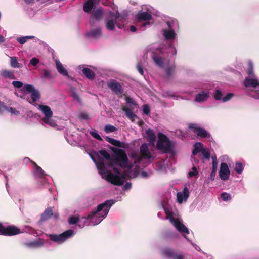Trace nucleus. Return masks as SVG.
<instances>
[{
	"label": "nucleus",
	"instance_id": "nucleus-63",
	"mask_svg": "<svg viewBox=\"0 0 259 259\" xmlns=\"http://www.w3.org/2000/svg\"><path fill=\"white\" fill-rule=\"evenodd\" d=\"M216 172L217 171H211V174H210V179L211 181H213L215 179V175H216Z\"/></svg>",
	"mask_w": 259,
	"mask_h": 259
},
{
	"label": "nucleus",
	"instance_id": "nucleus-51",
	"mask_svg": "<svg viewBox=\"0 0 259 259\" xmlns=\"http://www.w3.org/2000/svg\"><path fill=\"white\" fill-rule=\"evenodd\" d=\"M12 84L14 87L17 88H20L23 85V83L19 81H13Z\"/></svg>",
	"mask_w": 259,
	"mask_h": 259
},
{
	"label": "nucleus",
	"instance_id": "nucleus-28",
	"mask_svg": "<svg viewBox=\"0 0 259 259\" xmlns=\"http://www.w3.org/2000/svg\"><path fill=\"white\" fill-rule=\"evenodd\" d=\"M53 215V210L51 207H48L44 211L41 215V219L46 220L50 219Z\"/></svg>",
	"mask_w": 259,
	"mask_h": 259
},
{
	"label": "nucleus",
	"instance_id": "nucleus-22",
	"mask_svg": "<svg viewBox=\"0 0 259 259\" xmlns=\"http://www.w3.org/2000/svg\"><path fill=\"white\" fill-rule=\"evenodd\" d=\"M56 66L58 72L64 76H68L67 70L63 67L62 64L59 61H56Z\"/></svg>",
	"mask_w": 259,
	"mask_h": 259
},
{
	"label": "nucleus",
	"instance_id": "nucleus-61",
	"mask_svg": "<svg viewBox=\"0 0 259 259\" xmlns=\"http://www.w3.org/2000/svg\"><path fill=\"white\" fill-rule=\"evenodd\" d=\"M198 171H190L188 174L189 177H194L195 176L198 175Z\"/></svg>",
	"mask_w": 259,
	"mask_h": 259
},
{
	"label": "nucleus",
	"instance_id": "nucleus-16",
	"mask_svg": "<svg viewBox=\"0 0 259 259\" xmlns=\"http://www.w3.org/2000/svg\"><path fill=\"white\" fill-rule=\"evenodd\" d=\"M38 109L44 114L45 116L43 118H49L52 117L53 112L49 106L47 105H39Z\"/></svg>",
	"mask_w": 259,
	"mask_h": 259
},
{
	"label": "nucleus",
	"instance_id": "nucleus-15",
	"mask_svg": "<svg viewBox=\"0 0 259 259\" xmlns=\"http://www.w3.org/2000/svg\"><path fill=\"white\" fill-rule=\"evenodd\" d=\"M140 153L144 159H150L151 157V153L146 143L143 144L140 147Z\"/></svg>",
	"mask_w": 259,
	"mask_h": 259
},
{
	"label": "nucleus",
	"instance_id": "nucleus-25",
	"mask_svg": "<svg viewBox=\"0 0 259 259\" xmlns=\"http://www.w3.org/2000/svg\"><path fill=\"white\" fill-rule=\"evenodd\" d=\"M163 35L165 39L167 40H172L175 39L176 36V33L174 29L171 30H164Z\"/></svg>",
	"mask_w": 259,
	"mask_h": 259
},
{
	"label": "nucleus",
	"instance_id": "nucleus-11",
	"mask_svg": "<svg viewBox=\"0 0 259 259\" xmlns=\"http://www.w3.org/2000/svg\"><path fill=\"white\" fill-rule=\"evenodd\" d=\"M108 87L116 95H121L123 93L122 85L115 80H112L109 82Z\"/></svg>",
	"mask_w": 259,
	"mask_h": 259
},
{
	"label": "nucleus",
	"instance_id": "nucleus-19",
	"mask_svg": "<svg viewBox=\"0 0 259 259\" xmlns=\"http://www.w3.org/2000/svg\"><path fill=\"white\" fill-rule=\"evenodd\" d=\"M105 139L109 143L115 146L123 148H125L126 147L125 144L124 142H121L119 140L110 138L108 136L105 137Z\"/></svg>",
	"mask_w": 259,
	"mask_h": 259
},
{
	"label": "nucleus",
	"instance_id": "nucleus-57",
	"mask_svg": "<svg viewBox=\"0 0 259 259\" xmlns=\"http://www.w3.org/2000/svg\"><path fill=\"white\" fill-rule=\"evenodd\" d=\"M183 198H184V196H183V193H182L181 192H178L177 193V200L179 203H181L182 202V201L183 200Z\"/></svg>",
	"mask_w": 259,
	"mask_h": 259
},
{
	"label": "nucleus",
	"instance_id": "nucleus-4",
	"mask_svg": "<svg viewBox=\"0 0 259 259\" xmlns=\"http://www.w3.org/2000/svg\"><path fill=\"white\" fill-rule=\"evenodd\" d=\"M74 233V232L73 230L69 229L59 235L50 234L49 235V237L52 241L56 242L58 244H62L68 238L72 236Z\"/></svg>",
	"mask_w": 259,
	"mask_h": 259
},
{
	"label": "nucleus",
	"instance_id": "nucleus-1",
	"mask_svg": "<svg viewBox=\"0 0 259 259\" xmlns=\"http://www.w3.org/2000/svg\"><path fill=\"white\" fill-rule=\"evenodd\" d=\"M110 149L114 153L112 156L105 149L99 150L97 153L100 154L108 161V165L110 167L118 165L122 168H131L132 166H128V158L124 150L113 147H111Z\"/></svg>",
	"mask_w": 259,
	"mask_h": 259
},
{
	"label": "nucleus",
	"instance_id": "nucleus-34",
	"mask_svg": "<svg viewBox=\"0 0 259 259\" xmlns=\"http://www.w3.org/2000/svg\"><path fill=\"white\" fill-rule=\"evenodd\" d=\"M208 133L207 132L204 128L202 127H200L198 132H197V135L198 137L201 138H206L207 137Z\"/></svg>",
	"mask_w": 259,
	"mask_h": 259
},
{
	"label": "nucleus",
	"instance_id": "nucleus-7",
	"mask_svg": "<svg viewBox=\"0 0 259 259\" xmlns=\"http://www.w3.org/2000/svg\"><path fill=\"white\" fill-rule=\"evenodd\" d=\"M22 90H25L29 93H31V98L32 101H31L30 100H28V102L31 104L34 105L33 103L36 102V101L40 98V92L39 91L35 90L34 86L32 85L26 84L24 85Z\"/></svg>",
	"mask_w": 259,
	"mask_h": 259
},
{
	"label": "nucleus",
	"instance_id": "nucleus-40",
	"mask_svg": "<svg viewBox=\"0 0 259 259\" xmlns=\"http://www.w3.org/2000/svg\"><path fill=\"white\" fill-rule=\"evenodd\" d=\"M201 152L205 159H209L210 158V153L209 149L206 148L202 149Z\"/></svg>",
	"mask_w": 259,
	"mask_h": 259
},
{
	"label": "nucleus",
	"instance_id": "nucleus-38",
	"mask_svg": "<svg viewBox=\"0 0 259 259\" xmlns=\"http://www.w3.org/2000/svg\"><path fill=\"white\" fill-rule=\"evenodd\" d=\"M92 16L96 19H98L102 16V11L100 9H97L92 13Z\"/></svg>",
	"mask_w": 259,
	"mask_h": 259
},
{
	"label": "nucleus",
	"instance_id": "nucleus-60",
	"mask_svg": "<svg viewBox=\"0 0 259 259\" xmlns=\"http://www.w3.org/2000/svg\"><path fill=\"white\" fill-rule=\"evenodd\" d=\"M172 258L173 259H184V257L181 253H176Z\"/></svg>",
	"mask_w": 259,
	"mask_h": 259
},
{
	"label": "nucleus",
	"instance_id": "nucleus-44",
	"mask_svg": "<svg viewBox=\"0 0 259 259\" xmlns=\"http://www.w3.org/2000/svg\"><path fill=\"white\" fill-rule=\"evenodd\" d=\"M221 197L224 201H228L231 199V195L226 192H223L221 194Z\"/></svg>",
	"mask_w": 259,
	"mask_h": 259
},
{
	"label": "nucleus",
	"instance_id": "nucleus-45",
	"mask_svg": "<svg viewBox=\"0 0 259 259\" xmlns=\"http://www.w3.org/2000/svg\"><path fill=\"white\" fill-rule=\"evenodd\" d=\"M212 171H217L218 168V161L217 159V157L215 156H212Z\"/></svg>",
	"mask_w": 259,
	"mask_h": 259
},
{
	"label": "nucleus",
	"instance_id": "nucleus-26",
	"mask_svg": "<svg viewBox=\"0 0 259 259\" xmlns=\"http://www.w3.org/2000/svg\"><path fill=\"white\" fill-rule=\"evenodd\" d=\"M82 73L85 77L89 79H93L95 77V73L90 68H83L82 69Z\"/></svg>",
	"mask_w": 259,
	"mask_h": 259
},
{
	"label": "nucleus",
	"instance_id": "nucleus-21",
	"mask_svg": "<svg viewBox=\"0 0 259 259\" xmlns=\"http://www.w3.org/2000/svg\"><path fill=\"white\" fill-rule=\"evenodd\" d=\"M94 155L97 157V160L96 162H95L97 168L99 170L104 171L105 170V165L103 160L98 155V154L96 153V152H94Z\"/></svg>",
	"mask_w": 259,
	"mask_h": 259
},
{
	"label": "nucleus",
	"instance_id": "nucleus-9",
	"mask_svg": "<svg viewBox=\"0 0 259 259\" xmlns=\"http://www.w3.org/2000/svg\"><path fill=\"white\" fill-rule=\"evenodd\" d=\"M168 219L170 222L173 224L174 226L180 232L185 233L187 234L189 233V231L187 228L178 219L174 218L172 214L168 216Z\"/></svg>",
	"mask_w": 259,
	"mask_h": 259
},
{
	"label": "nucleus",
	"instance_id": "nucleus-29",
	"mask_svg": "<svg viewBox=\"0 0 259 259\" xmlns=\"http://www.w3.org/2000/svg\"><path fill=\"white\" fill-rule=\"evenodd\" d=\"M31 162L34 165L35 172L36 174H37L38 176L40 178H42L44 176H45L46 174H45V172L42 170V169L40 167L38 166L35 162L32 161Z\"/></svg>",
	"mask_w": 259,
	"mask_h": 259
},
{
	"label": "nucleus",
	"instance_id": "nucleus-30",
	"mask_svg": "<svg viewBox=\"0 0 259 259\" xmlns=\"http://www.w3.org/2000/svg\"><path fill=\"white\" fill-rule=\"evenodd\" d=\"M43 123L50 125L52 127H55L57 126L56 121L51 118H42L41 119Z\"/></svg>",
	"mask_w": 259,
	"mask_h": 259
},
{
	"label": "nucleus",
	"instance_id": "nucleus-42",
	"mask_svg": "<svg viewBox=\"0 0 259 259\" xmlns=\"http://www.w3.org/2000/svg\"><path fill=\"white\" fill-rule=\"evenodd\" d=\"M79 221V218L75 216H71L69 218L68 223L70 225L76 224Z\"/></svg>",
	"mask_w": 259,
	"mask_h": 259
},
{
	"label": "nucleus",
	"instance_id": "nucleus-18",
	"mask_svg": "<svg viewBox=\"0 0 259 259\" xmlns=\"http://www.w3.org/2000/svg\"><path fill=\"white\" fill-rule=\"evenodd\" d=\"M122 110L125 112L126 117L132 122H134L136 119L138 118L137 115L130 108L123 106Z\"/></svg>",
	"mask_w": 259,
	"mask_h": 259
},
{
	"label": "nucleus",
	"instance_id": "nucleus-8",
	"mask_svg": "<svg viewBox=\"0 0 259 259\" xmlns=\"http://www.w3.org/2000/svg\"><path fill=\"white\" fill-rule=\"evenodd\" d=\"M164 52L162 48L158 49L155 52H152V58L153 61L156 65L160 67H162L164 65V59L161 57Z\"/></svg>",
	"mask_w": 259,
	"mask_h": 259
},
{
	"label": "nucleus",
	"instance_id": "nucleus-54",
	"mask_svg": "<svg viewBox=\"0 0 259 259\" xmlns=\"http://www.w3.org/2000/svg\"><path fill=\"white\" fill-rule=\"evenodd\" d=\"M143 113L146 115H148L150 113V109L147 105H144L143 106Z\"/></svg>",
	"mask_w": 259,
	"mask_h": 259
},
{
	"label": "nucleus",
	"instance_id": "nucleus-64",
	"mask_svg": "<svg viewBox=\"0 0 259 259\" xmlns=\"http://www.w3.org/2000/svg\"><path fill=\"white\" fill-rule=\"evenodd\" d=\"M126 101L128 103H131V104H135L134 103L133 100L131 98H130V97H126Z\"/></svg>",
	"mask_w": 259,
	"mask_h": 259
},
{
	"label": "nucleus",
	"instance_id": "nucleus-58",
	"mask_svg": "<svg viewBox=\"0 0 259 259\" xmlns=\"http://www.w3.org/2000/svg\"><path fill=\"white\" fill-rule=\"evenodd\" d=\"M136 67H137V69L138 72H139V73L141 75H143L144 71H143V68H142V66L141 65V64L140 63H138Z\"/></svg>",
	"mask_w": 259,
	"mask_h": 259
},
{
	"label": "nucleus",
	"instance_id": "nucleus-41",
	"mask_svg": "<svg viewBox=\"0 0 259 259\" xmlns=\"http://www.w3.org/2000/svg\"><path fill=\"white\" fill-rule=\"evenodd\" d=\"M71 95L72 97L73 98L74 100L77 101L78 102H81V99L77 93L76 92L75 89L74 88H71Z\"/></svg>",
	"mask_w": 259,
	"mask_h": 259
},
{
	"label": "nucleus",
	"instance_id": "nucleus-43",
	"mask_svg": "<svg viewBox=\"0 0 259 259\" xmlns=\"http://www.w3.org/2000/svg\"><path fill=\"white\" fill-rule=\"evenodd\" d=\"M90 134L91 135H92L94 138L95 139L99 140V141H103V139L102 137L98 134L97 131L96 130L91 131L90 132Z\"/></svg>",
	"mask_w": 259,
	"mask_h": 259
},
{
	"label": "nucleus",
	"instance_id": "nucleus-36",
	"mask_svg": "<svg viewBox=\"0 0 259 259\" xmlns=\"http://www.w3.org/2000/svg\"><path fill=\"white\" fill-rule=\"evenodd\" d=\"M234 169L238 174H241L243 170V166L242 163L237 162L236 163Z\"/></svg>",
	"mask_w": 259,
	"mask_h": 259
},
{
	"label": "nucleus",
	"instance_id": "nucleus-37",
	"mask_svg": "<svg viewBox=\"0 0 259 259\" xmlns=\"http://www.w3.org/2000/svg\"><path fill=\"white\" fill-rule=\"evenodd\" d=\"M11 66L14 68L21 67L16 57H11Z\"/></svg>",
	"mask_w": 259,
	"mask_h": 259
},
{
	"label": "nucleus",
	"instance_id": "nucleus-20",
	"mask_svg": "<svg viewBox=\"0 0 259 259\" xmlns=\"http://www.w3.org/2000/svg\"><path fill=\"white\" fill-rule=\"evenodd\" d=\"M137 18L138 21L141 20L148 21L152 19V16L147 12H141L137 14Z\"/></svg>",
	"mask_w": 259,
	"mask_h": 259
},
{
	"label": "nucleus",
	"instance_id": "nucleus-52",
	"mask_svg": "<svg viewBox=\"0 0 259 259\" xmlns=\"http://www.w3.org/2000/svg\"><path fill=\"white\" fill-rule=\"evenodd\" d=\"M175 67H169L166 69L167 75L169 76L172 74L175 71Z\"/></svg>",
	"mask_w": 259,
	"mask_h": 259
},
{
	"label": "nucleus",
	"instance_id": "nucleus-47",
	"mask_svg": "<svg viewBox=\"0 0 259 259\" xmlns=\"http://www.w3.org/2000/svg\"><path fill=\"white\" fill-rule=\"evenodd\" d=\"M6 111H7L8 112H10L12 114H14L15 115H18L19 114V111L16 110L15 108H13L12 107H8L6 106V108L5 109Z\"/></svg>",
	"mask_w": 259,
	"mask_h": 259
},
{
	"label": "nucleus",
	"instance_id": "nucleus-46",
	"mask_svg": "<svg viewBox=\"0 0 259 259\" xmlns=\"http://www.w3.org/2000/svg\"><path fill=\"white\" fill-rule=\"evenodd\" d=\"M41 77L42 78H45V79L50 78H51V74H50V71L46 70V69H44L42 70Z\"/></svg>",
	"mask_w": 259,
	"mask_h": 259
},
{
	"label": "nucleus",
	"instance_id": "nucleus-12",
	"mask_svg": "<svg viewBox=\"0 0 259 259\" xmlns=\"http://www.w3.org/2000/svg\"><path fill=\"white\" fill-rule=\"evenodd\" d=\"M23 246L29 248H39L44 246V240L41 238H38L35 241L24 242L23 243Z\"/></svg>",
	"mask_w": 259,
	"mask_h": 259
},
{
	"label": "nucleus",
	"instance_id": "nucleus-49",
	"mask_svg": "<svg viewBox=\"0 0 259 259\" xmlns=\"http://www.w3.org/2000/svg\"><path fill=\"white\" fill-rule=\"evenodd\" d=\"M222 93L221 92V91L219 90H217L215 91V94H214V98L216 100H222Z\"/></svg>",
	"mask_w": 259,
	"mask_h": 259
},
{
	"label": "nucleus",
	"instance_id": "nucleus-6",
	"mask_svg": "<svg viewBox=\"0 0 259 259\" xmlns=\"http://www.w3.org/2000/svg\"><path fill=\"white\" fill-rule=\"evenodd\" d=\"M125 178V174H120V175H114L112 172L108 171L106 179L108 181L114 185L120 186L123 184Z\"/></svg>",
	"mask_w": 259,
	"mask_h": 259
},
{
	"label": "nucleus",
	"instance_id": "nucleus-35",
	"mask_svg": "<svg viewBox=\"0 0 259 259\" xmlns=\"http://www.w3.org/2000/svg\"><path fill=\"white\" fill-rule=\"evenodd\" d=\"M34 37L33 36H26L18 37L17 38V41L21 44H23L27 41L28 40L33 39Z\"/></svg>",
	"mask_w": 259,
	"mask_h": 259
},
{
	"label": "nucleus",
	"instance_id": "nucleus-14",
	"mask_svg": "<svg viewBox=\"0 0 259 259\" xmlns=\"http://www.w3.org/2000/svg\"><path fill=\"white\" fill-rule=\"evenodd\" d=\"M146 139L149 141L150 146H154L156 140V135L153 131L151 129H148L146 131Z\"/></svg>",
	"mask_w": 259,
	"mask_h": 259
},
{
	"label": "nucleus",
	"instance_id": "nucleus-50",
	"mask_svg": "<svg viewBox=\"0 0 259 259\" xmlns=\"http://www.w3.org/2000/svg\"><path fill=\"white\" fill-rule=\"evenodd\" d=\"M234 94L231 93L227 94L225 97H224L222 98V101L223 102H226L230 100L234 96Z\"/></svg>",
	"mask_w": 259,
	"mask_h": 259
},
{
	"label": "nucleus",
	"instance_id": "nucleus-55",
	"mask_svg": "<svg viewBox=\"0 0 259 259\" xmlns=\"http://www.w3.org/2000/svg\"><path fill=\"white\" fill-rule=\"evenodd\" d=\"M6 108V105H5V103L2 101H0V113H2L5 111Z\"/></svg>",
	"mask_w": 259,
	"mask_h": 259
},
{
	"label": "nucleus",
	"instance_id": "nucleus-17",
	"mask_svg": "<svg viewBox=\"0 0 259 259\" xmlns=\"http://www.w3.org/2000/svg\"><path fill=\"white\" fill-rule=\"evenodd\" d=\"M115 25H116L117 27L120 29H122L124 27V25L118 24L116 21H114L113 19H110L108 20L107 21L106 26L108 30L113 31L115 28Z\"/></svg>",
	"mask_w": 259,
	"mask_h": 259
},
{
	"label": "nucleus",
	"instance_id": "nucleus-53",
	"mask_svg": "<svg viewBox=\"0 0 259 259\" xmlns=\"http://www.w3.org/2000/svg\"><path fill=\"white\" fill-rule=\"evenodd\" d=\"M39 62V60L38 59L36 58H33L30 60V64L33 66H35L37 65Z\"/></svg>",
	"mask_w": 259,
	"mask_h": 259
},
{
	"label": "nucleus",
	"instance_id": "nucleus-48",
	"mask_svg": "<svg viewBox=\"0 0 259 259\" xmlns=\"http://www.w3.org/2000/svg\"><path fill=\"white\" fill-rule=\"evenodd\" d=\"M200 127L198 126L195 123H191L189 125V128L190 130H192L193 132L196 133L199 130Z\"/></svg>",
	"mask_w": 259,
	"mask_h": 259
},
{
	"label": "nucleus",
	"instance_id": "nucleus-13",
	"mask_svg": "<svg viewBox=\"0 0 259 259\" xmlns=\"http://www.w3.org/2000/svg\"><path fill=\"white\" fill-rule=\"evenodd\" d=\"M102 35V30L100 28H96L92 29L90 31L88 32L86 36L92 38H98Z\"/></svg>",
	"mask_w": 259,
	"mask_h": 259
},
{
	"label": "nucleus",
	"instance_id": "nucleus-2",
	"mask_svg": "<svg viewBox=\"0 0 259 259\" xmlns=\"http://www.w3.org/2000/svg\"><path fill=\"white\" fill-rule=\"evenodd\" d=\"M114 203V201L113 200H106L99 204L96 209L93 210L84 218L87 220H91L95 217L104 218L107 215L110 207Z\"/></svg>",
	"mask_w": 259,
	"mask_h": 259
},
{
	"label": "nucleus",
	"instance_id": "nucleus-31",
	"mask_svg": "<svg viewBox=\"0 0 259 259\" xmlns=\"http://www.w3.org/2000/svg\"><path fill=\"white\" fill-rule=\"evenodd\" d=\"M203 149V144L200 142H197L194 145V149L192 151V156L196 155L198 153L201 152V149Z\"/></svg>",
	"mask_w": 259,
	"mask_h": 259
},
{
	"label": "nucleus",
	"instance_id": "nucleus-62",
	"mask_svg": "<svg viewBox=\"0 0 259 259\" xmlns=\"http://www.w3.org/2000/svg\"><path fill=\"white\" fill-rule=\"evenodd\" d=\"M113 170L116 174L115 175H120L121 174L120 169L117 167H113Z\"/></svg>",
	"mask_w": 259,
	"mask_h": 259
},
{
	"label": "nucleus",
	"instance_id": "nucleus-27",
	"mask_svg": "<svg viewBox=\"0 0 259 259\" xmlns=\"http://www.w3.org/2000/svg\"><path fill=\"white\" fill-rule=\"evenodd\" d=\"M162 253L169 258H173L176 254L172 249L168 247L163 248L162 250Z\"/></svg>",
	"mask_w": 259,
	"mask_h": 259
},
{
	"label": "nucleus",
	"instance_id": "nucleus-10",
	"mask_svg": "<svg viewBox=\"0 0 259 259\" xmlns=\"http://www.w3.org/2000/svg\"><path fill=\"white\" fill-rule=\"evenodd\" d=\"M230 170L226 163L222 162L220 165L219 177L222 180L226 181L229 178Z\"/></svg>",
	"mask_w": 259,
	"mask_h": 259
},
{
	"label": "nucleus",
	"instance_id": "nucleus-39",
	"mask_svg": "<svg viewBox=\"0 0 259 259\" xmlns=\"http://www.w3.org/2000/svg\"><path fill=\"white\" fill-rule=\"evenodd\" d=\"M116 130V128L114 126L110 124L106 125L104 127V131L106 133L115 132Z\"/></svg>",
	"mask_w": 259,
	"mask_h": 259
},
{
	"label": "nucleus",
	"instance_id": "nucleus-24",
	"mask_svg": "<svg viewBox=\"0 0 259 259\" xmlns=\"http://www.w3.org/2000/svg\"><path fill=\"white\" fill-rule=\"evenodd\" d=\"M1 74L5 78L16 79L13 70H4L2 71Z\"/></svg>",
	"mask_w": 259,
	"mask_h": 259
},
{
	"label": "nucleus",
	"instance_id": "nucleus-56",
	"mask_svg": "<svg viewBox=\"0 0 259 259\" xmlns=\"http://www.w3.org/2000/svg\"><path fill=\"white\" fill-rule=\"evenodd\" d=\"M79 118L81 119L88 120L89 119V115L85 112L81 113L79 115Z\"/></svg>",
	"mask_w": 259,
	"mask_h": 259
},
{
	"label": "nucleus",
	"instance_id": "nucleus-5",
	"mask_svg": "<svg viewBox=\"0 0 259 259\" xmlns=\"http://www.w3.org/2000/svg\"><path fill=\"white\" fill-rule=\"evenodd\" d=\"M21 233L19 228L15 226L10 225L7 227L4 226L0 223V235L4 236H14Z\"/></svg>",
	"mask_w": 259,
	"mask_h": 259
},
{
	"label": "nucleus",
	"instance_id": "nucleus-33",
	"mask_svg": "<svg viewBox=\"0 0 259 259\" xmlns=\"http://www.w3.org/2000/svg\"><path fill=\"white\" fill-rule=\"evenodd\" d=\"M247 74L248 75V77H255V74L253 72V64L251 61H249L248 63V69H247Z\"/></svg>",
	"mask_w": 259,
	"mask_h": 259
},
{
	"label": "nucleus",
	"instance_id": "nucleus-59",
	"mask_svg": "<svg viewBox=\"0 0 259 259\" xmlns=\"http://www.w3.org/2000/svg\"><path fill=\"white\" fill-rule=\"evenodd\" d=\"M183 196L186 199L189 195V192L187 188H184L183 191Z\"/></svg>",
	"mask_w": 259,
	"mask_h": 259
},
{
	"label": "nucleus",
	"instance_id": "nucleus-23",
	"mask_svg": "<svg viewBox=\"0 0 259 259\" xmlns=\"http://www.w3.org/2000/svg\"><path fill=\"white\" fill-rule=\"evenodd\" d=\"M209 96V94L208 92H202V93L196 95L195 100L198 102H203L207 100Z\"/></svg>",
	"mask_w": 259,
	"mask_h": 259
},
{
	"label": "nucleus",
	"instance_id": "nucleus-32",
	"mask_svg": "<svg viewBox=\"0 0 259 259\" xmlns=\"http://www.w3.org/2000/svg\"><path fill=\"white\" fill-rule=\"evenodd\" d=\"M94 4H95L93 2H91L87 1V2L84 3L83 6L84 11L87 13H90L92 9L93 8Z\"/></svg>",
	"mask_w": 259,
	"mask_h": 259
},
{
	"label": "nucleus",
	"instance_id": "nucleus-3",
	"mask_svg": "<svg viewBox=\"0 0 259 259\" xmlns=\"http://www.w3.org/2000/svg\"><path fill=\"white\" fill-rule=\"evenodd\" d=\"M158 140L156 148L163 153H168L172 150L171 142L167 137L162 133L158 134Z\"/></svg>",
	"mask_w": 259,
	"mask_h": 259
}]
</instances>
